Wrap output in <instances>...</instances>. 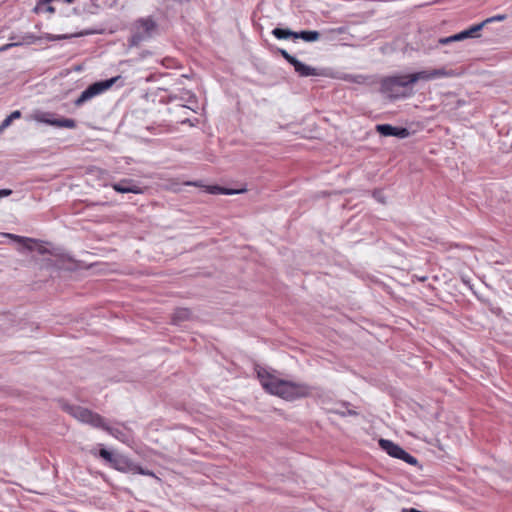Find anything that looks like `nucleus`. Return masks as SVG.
Returning a JSON list of instances; mask_svg holds the SVG:
<instances>
[{"instance_id":"obj_17","label":"nucleus","mask_w":512,"mask_h":512,"mask_svg":"<svg viewBox=\"0 0 512 512\" xmlns=\"http://www.w3.org/2000/svg\"><path fill=\"white\" fill-rule=\"evenodd\" d=\"M191 317V311L187 308H178L175 310L172 321L175 324L188 320Z\"/></svg>"},{"instance_id":"obj_3","label":"nucleus","mask_w":512,"mask_h":512,"mask_svg":"<svg viewBox=\"0 0 512 512\" xmlns=\"http://www.w3.org/2000/svg\"><path fill=\"white\" fill-rule=\"evenodd\" d=\"M380 92L390 99L408 98L413 94L408 74L385 77L380 82Z\"/></svg>"},{"instance_id":"obj_27","label":"nucleus","mask_w":512,"mask_h":512,"mask_svg":"<svg viewBox=\"0 0 512 512\" xmlns=\"http://www.w3.org/2000/svg\"><path fill=\"white\" fill-rule=\"evenodd\" d=\"M20 45H22V43H18V42L4 44L0 47V52H5L12 47H16V46H20Z\"/></svg>"},{"instance_id":"obj_33","label":"nucleus","mask_w":512,"mask_h":512,"mask_svg":"<svg viewBox=\"0 0 512 512\" xmlns=\"http://www.w3.org/2000/svg\"><path fill=\"white\" fill-rule=\"evenodd\" d=\"M182 106H183V107H187V108H190V109L194 110L190 105L183 104Z\"/></svg>"},{"instance_id":"obj_13","label":"nucleus","mask_w":512,"mask_h":512,"mask_svg":"<svg viewBox=\"0 0 512 512\" xmlns=\"http://www.w3.org/2000/svg\"><path fill=\"white\" fill-rule=\"evenodd\" d=\"M376 131L385 137L394 136L400 139L407 138L410 132L405 127H395L390 124H378L376 125Z\"/></svg>"},{"instance_id":"obj_7","label":"nucleus","mask_w":512,"mask_h":512,"mask_svg":"<svg viewBox=\"0 0 512 512\" xmlns=\"http://www.w3.org/2000/svg\"><path fill=\"white\" fill-rule=\"evenodd\" d=\"M82 35H83V33L60 34V35L44 33L42 36H36L32 33H26L22 36V41H20L19 43H22V45L23 44L30 45V44H35L42 39H45L47 41H58V40L70 39L73 37H79Z\"/></svg>"},{"instance_id":"obj_21","label":"nucleus","mask_w":512,"mask_h":512,"mask_svg":"<svg viewBox=\"0 0 512 512\" xmlns=\"http://www.w3.org/2000/svg\"><path fill=\"white\" fill-rule=\"evenodd\" d=\"M21 117V112L19 110L13 111L10 115H8L0 124V132L8 128L12 121L15 119H19Z\"/></svg>"},{"instance_id":"obj_24","label":"nucleus","mask_w":512,"mask_h":512,"mask_svg":"<svg viewBox=\"0 0 512 512\" xmlns=\"http://www.w3.org/2000/svg\"><path fill=\"white\" fill-rule=\"evenodd\" d=\"M461 40H464V37L462 36V33L460 32V33H457V34L449 36V37L440 38L439 43L442 45H445V44H448V43H451L454 41H461Z\"/></svg>"},{"instance_id":"obj_8","label":"nucleus","mask_w":512,"mask_h":512,"mask_svg":"<svg viewBox=\"0 0 512 512\" xmlns=\"http://www.w3.org/2000/svg\"><path fill=\"white\" fill-rule=\"evenodd\" d=\"M408 75H409L411 84L413 86L416 82H418L420 80L431 81L434 79L447 77V76H449V73L446 69L439 68V69H432V70H422V71L414 72V73H411Z\"/></svg>"},{"instance_id":"obj_12","label":"nucleus","mask_w":512,"mask_h":512,"mask_svg":"<svg viewBox=\"0 0 512 512\" xmlns=\"http://www.w3.org/2000/svg\"><path fill=\"white\" fill-rule=\"evenodd\" d=\"M294 67L295 72L300 77H310V76H316V77H322L326 76L325 69H319L312 66H309L297 58L293 61L291 64Z\"/></svg>"},{"instance_id":"obj_31","label":"nucleus","mask_w":512,"mask_h":512,"mask_svg":"<svg viewBox=\"0 0 512 512\" xmlns=\"http://www.w3.org/2000/svg\"><path fill=\"white\" fill-rule=\"evenodd\" d=\"M347 414L348 415H357V413L355 411H353V410H348ZM342 415H346V413H342Z\"/></svg>"},{"instance_id":"obj_5","label":"nucleus","mask_w":512,"mask_h":512,"mask_svg":"<svg viewBox=\"0 0 512 512\" xmlns=\"http://www.w3.org/2000/svg\"><path fill=\"white\" fill-rule=\"evenodd\" d=\"M121 77L116 76L112 77L110 79L97 81L89 85L81 94L80 96L74 101L75 106L79 107L82 106L85 102L89 101L90 99L106 92L108 89H110Z\"/></svg>"},{"instance_id":"obj_1","label":"nucleus","mask_w":512,"mask_h":512,"mask_svg":"<svg viewBox=\"0 0 512 512\" xmlns=\"http://www.w3.org/2000/svg\"><path fill=\"white\" fill-rule=\"evenodd\" d=\"M256 373L265 391L284 400L293 401L312 393L308 384L280 379L266 368L257 367Z\"/></svg>"},{"instance_id":"obj_16","label":"nucleus","mask_w":512,"mask_h":512,"mask_svg":"<svg viewBox=\"0 0 512 512\" xmlns=\"http://www.w3.org/2000/svg\"><path fill=\"white\" fill-rule=\"evenodd\" d=\"M179 101L185 102L190 105H196L197 97L192 91L187 89H181L179 91Z\"/></svg>"},{"instance_id":"obj_22","label":"nucleus","mask_w":512,"mask_h":512,"mask_svg":"<svg viewBox=\"0 0 512 512\" xmlns=\"http://www.w3.org/2000/svg\"><path fill=\"white\" fill-rule=\"evenodd\" d=\"M35 12H49L54 13L55 8L49 3V4H42V0H39L34 8Z\"/></svg>"},{"instance_id":"obj_28","label":"nucleus","mask_w":512,"mask_h":512,"mask_svg":"<svg viewBox=\"0 0 512 512\" xmlns=\"http://www.w3.org/2000/svg\"><path fill=\"white\" fill-rule=\"evenodd\" d=\"M12 194L11 189H0V198L10 196Z\"/></svg>"},{"instance_id":"obj_2","label":"nucleus","mask_w":512,"mask_h":512,"mask_svg":"<svg viewBox=\"0 0 512 512\" xmlns=\"http://www.w3.org/2000/svg\"><path fill=\"white\" fill-rule=\"evenodd\" d=\"M71 414L83 423L108 432L111 436L123 443H127L130 439L129 434L124 429L109 426L104 417L89 409L79 406L71 407Z\"/></svg>"},{"instance_id":"obj_11","label":"nucleus","mask_w":512,"mask_h":512,"mask_svg":"<svg viewBox=\"0 0 512 512\" xmlns=\"http://www.w3.org/2000/svg\"><path fill=\"white\" fill-rule=\"evenodd\" d=\"M111 187L118 193L142 194L144 192V188L130 178L121 179L119 182L111 184Z\"/></svg>"},{"instance_id":"obj_18","label":"nucleus","mask_w":512,"mask_h":512,"mask_svg":"<svg viewBox=\"0 0 512 512\" xmlns=\"http://www.w3.org/2000/svg\"><path fill=\"white\" fill-rule=\"evenodd\" d=\"M272 34L277 38V39H288V38H293L295 39V32L294 31H291L289 29H284V28H274L272 30Z\"/></svg>"},{"instance_id":"obj_19","label":"nucleus","mask_w":512,"mask_h":512,"mask_svg":"<svg viewBox=\"0 0 512 512\" xmlns=\"http://www.w3.org/2000/svg\"><path fill=\"white\" fill-rule=\"evenodd\" d=\"M8 236L13 238L17 242L23 244L26 249H28L30 251H32L34 249L33 244L36 242L34 239L28 238V237H23V236H18V235H14V234H8Z\"/></svg>"},{"instance_id":"obj_10","label":"nucleus","mask_w":512,"mask_h":512,"mask_svg":"<svg viewBox=\"0 0 512 512\" xmlns=\"http://www.w3.org/2000/svg\"><path fill=\"white\" fill-rule=\"evenodd\" d=\"M99 456L107 461L112 468L120 472L125 470V465L129 459L123 455L113 453L105 448H101L99 450Z\"/></svg>"},{"instance_id":"obj_20","label":"nucleus","mask_w":512,"mask_h":512,"mask_svg":"<svg viewBox=\"0 0 512 512\" xmlns=\"http://www.w3.org/2000/svg\"><path fill=\"white\" fill-rule=\"evenodd\" d=\"M485 26V22H481L479 24H476V25H473L472 27H470L469 29H466L464 31H461L462 33V36L464 37V39L466 38H472V37H476L477 36V33Z\"/></svg>"},{"instance_id":"obj_4","label":"nucleus","mask_w":512,"mask_h":512,"mask_svg":"<svg viewBox=\"0 0 512 512\" xmlns=\"http://www.w3.org/2000/svg\"><path fill=\"white\" fill-rule=\"evenodd\" d=\"M157 28V24L152 17L139 18L133 25V32L130 38L131 45H138L149 39Z\"/></svg>"},{"instance_id":"obj_32","label":"nucleus","mask_w":512,"mask_h":512,"mask_svg":"<svg viewBox=\"0 0 512 512\" xmlns=\"http://www.w3.org/2000/svg\"><path fill=\"white\" fill-rule=\"evenodd\" d=\"M187 184L192 186H200L198 182H188Z\"/></svg>"},{"instance_id":"obj_14","label":"nucleus","mask_w":512,"mask_h":512,"mask_svg":"<svg viewBox=\"0 0 512 512\" xmlns=\"http://www.w3.org/2000/svg\"><path fill=\"white\" fill-rule=\"evenodd\" d=\"M122 472L132 473V474H140V475H145V476H150V477H154L155 476L153 471L148 470V469H144L139 464L133 462L130 459H128V461H127V463L125 465V470H123Z\"/></svg>"},{"instance_id":"obj_23","label":"nucleus","mask_w":512,"mask_h":512,"mask_svg":"<svg viewBox=\"0 0 512 512\" xmlns=\"http://www.w3.org/2000/svg\"><path fill=\"white\" fill-rule=\"evenodd\" d=\"M209 192L212 194L232 195V194L237 193L238 191L222 188L220 186L215 185V186L209 187Z\"/></svg>"},{"instance_id":"obj_26","label":"nucleus","mask_w":512,"mask_h":512,"mask_svg":"<svg viewBox=\"0 0 512 512\" xmlns=\"http://www.w3.org/2000/svg\"><path fill=\"white\" fill-rule=\"evenodd\" d=\"M505 19H506L505 14H498V15L492 16L490 18H487L483 22H485V25H486L487 23H491V22H495V21H503Z\"/></svg>"},{"instance_id":"obj_15","label":"nucleus","mask_w":512,"mask_h":512,"mask_svg":"<svg viewBox=\"0 0 512 512\" xmlns=\"http://www.w3.org/2000/svg\"><path fill=\"white\" fill-rule=\"evenodd\" d=\"M320 38V33L315 30H303L295 32V39H302L305 42H314Z\"/></svg>"},{"instance_id":"obj_30","label":"nucleus","mask_w":512,"mask_h":512,"mask_svg":"<svg viewBox=\"0 0 512 512\" xmlns=\"http://www.w3.org/2000/svg\"><path fill=\"white\" fill-rule=\"evenodd\" d=\"M169 101H179V93L169 95Z\"/></svg>"},{"instance_id":"obj_25","label":"nucleus","mask_w":512,"mask_h":512,"mask_svg":"<svg viewBox=\"0 0 512 512\" xmlns=\"http://www.w3.org/2000/svg\"><path fill=\"white\" fill-rule=\"evenodd\" d=\"M277 52L289 63L292 64L296 57L290 55L285 49L278 48Z\"/></svg>"},{"instance_id":"obj_34","label":"nucleus","mask_w":512,"mask_h":512,"mask_svg":"<svg viewBox=\"0 0 512 512\" xmlns=\"http://www.w3.org/2000/svg\"><path fill=\"white\" fill-rule=\"evenodd\" d=\"M66 3H72L74 0H64Z\"/></svg>"},{"instance_id":"obj_29","label":"nucleus","mask_w":512,"mask_h":512,"mask_svg":"<svg viewBox=\"0 0 512 512\" xmlns=\"http://www.w3.org/2000/svg\"><path fill=\"white\" fill-rule=\"evenodd\" d=\"M373 197H374L377 201L384 203V200H383V198H382L381 191H375V192L373 193Z\"/></svg>"},{"instance_id":"obj_6","label":"nucleus","mask_w":512,"mask_h":512,"mask_svg":"<svg viewBox=\"0 0 512 512\" xmlns=\"http://www.w3.org/2000/svg\"><path fill=\"white\" fill-rule=\"evenodd\" d=\"M379 446L393 458L403 460L404 462L414 466L418 464V460L413 455L391 440L380 439Z\"/></svg>"},{"instance_id":"obj_9","label":"nucleus","mask_w":512,"mask_h":512,"mask_svg":"<svg viewBox=\"0 0 512 512\" xmlns=\"http://www.w3.org/2000/svg\"><path fill=\"white\" fill-rule=\"evenodd\" d=\"M35 119L38 122L45 123L51 126L60 128L74 129L76 127V121L71 118H54L51 113H41L36 115Z\"/></svg>"}]
</instances>
